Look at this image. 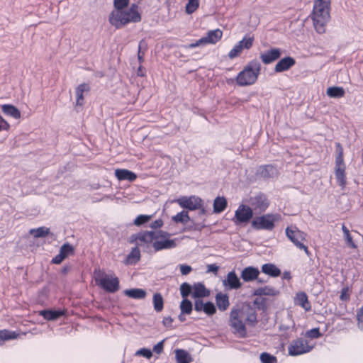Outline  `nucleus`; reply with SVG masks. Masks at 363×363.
Listing matches in <instances>:
<instances>
[{"instance_id": "5", "label": "nucleus", "mask_w": 363, "mask_h": 363, "mask_svg": "<svg viewBox=\"0 0 363 363\" xmlns=\"http://www.w3.org/2000/svg\"><path fill=\"white\" fill-rule=\"evenodd\" d=\"M223 31L216 28L215 30H210L207 32L206 36L196 40L194 43L184 45L186 49H192L199 46H205L206 45H215L219 42L223 38Z\"/></svg>"}, {"instance_id": "52", "label": "nucleus", "mask_w": 363, "mask_h": 363, "mask_svg": "<svg viewBox=\"0 0 363 363\" xmlns=\"http://www.w3.org/2000/svg\"><path fill=\"white\" fill-rule=\"evenodd\" d=\"M254 304L257 306L259 309H264L265 305V298L262 297H257L254 301Z\"/></svg>"}, {"instance_id": "53", "label": "nucleus", "mask_w": 363, "mask_h": 363, "mask_svg": "<svg viewBox=\"0 0 363 363\" xmlns=\"http://www.w3.org/2000/svg\"><path fill=\"white\" fill-rule=\"evenodd\" d=\"M164 340L160 341V342H158L157 345H155L153 347V351L160 354L163 351V347H164Z\"/></svg>"}, {"instance_id": "44", "label": "nucleus", "mask_w": 363, "mask_h": 363, "mask_svg": "<svg viewBox=\"0 0 363 363\" xmlns=\"http://www.w3.org/2000/svg\"><path fill=\"white\" fill-rule=\"evenodd\" d=\"M74 252V247L69 243L64 244L60 250V254L63 255L65 259L69 256V255L72 254Z\"/></svg>"}, {"instance_id": "58", "label": "nucleus", "mask_w": 363, "mask_h": 363, "mask_svg": "<svg viewBox=\"0 0 363 363\" xmlns=\"http://www.w3.org/2000/svg\"><path fill=\"white\" fill-rule=\"evenodd\" d=\"M65 259V257L61 254H58L52 259V262L54 264H60L63 260Z\"/></svg>"}, {"instance_id": "21", "label": "nucleus", "mask_w": 363, "mask_h": 363, "mask_svg": "<svg viewBox=\"0 0 363 363\" xmlns=\"http://www.w3.org/2000/svg\"><path fill=\"white\" fill-rule=\"evenodd\" d=\"M277 174V169L272 165H266L260 167L257 170V175L259 177L267 179L275 177Z\"/></svg>"}, {"instance_id": "8", "label": "nucleus", "mask_w": 363, "mask_h": 363, "mask_svg": "<svg viewBox=\"0 0 363 363\" xmlns=\"http://www.w3.org/2000/svg\"><path fill=\"white\" fill-rule=\"evenodd\" d=\"M255 38L250 35H245L241 40L238 42L235 46L230 50L228 57L230 60H233L239 57L243 50H250L254 44Z\"/></svg>"}, {"instance_id": "47", "label": "nucleus", "mask_w": 363, "mask_h": 363, "mask_svg": "<svg viewBox=\"0 0 363 363\" xmlns=\"http://www.w3.org/2000/svg\"><path fill=\"white\" fill-rule=\"evenodd\" d=\"M152 218V216L147 215H140L134 220V225L140 226L147 222H148Z\"/></svg>"}, {"instance_id": "45", "label": "nucleus", "mask_w": 363, "mask_h": 363, "mask_svg": "<svg viewBox=\"0 0 363 363\" xmlns=\"http://www.w3.org/2000/svg\"><path fill=\"white\" fill-rule=\"evenodd\" d=\"M260 360L262 363H277L276 357L267 352L260 354Z\"/></svg>"}, {"instance_id": "46", "label": "nucleus", "mask_w": 363, "mask_h": 363, "mask_svg": "<svg viewBox=\"0 0 363 363\" xmlns=\"http://www.w3.org/2000/svg\"><path fill=\"white\" fill-rule=\"evenodd\" d=\"M17 335L14 332L9 330H1L0 331V340H8L16 338Z\"/></svg>"}, {"instance_id": "57", "label": "nucleus", "mask_w": 363, "mask_h": 363, "mask_svg": "<svg viewBox=\"0 0 363 363\" xmlns=\"http://www.w3.org/2000/svg\"><path fill=\"white\" fill-rule=\"evenodd\" d=\"M9 124L0 116V131L9 129Z\"/></svg>"}, {"instance_id": "2", "label": "nucleus", "mask_w": 363, "mask_h": 363, "mask_svg": "<svg viewBox=\"0 0 363 363\" xmlns=\"http://www.w3.org/2000/svg\"><path fill=\"white\" fill-rule=\"evenodd\" d=\"M330 0H315L313 4L311 18L313 26L318 33L325 32V26L330 19Z\"/></svg>"}, {"instance_id": "10", "label": "nucleus", "mask_w": 363, "mask_h": 363, "mask_svg": "<svg viewBox=\"0 0 363 363\" xmlns=\"http://www.w3.org/2000/svg\"><path fill=\"white\" fill-rule=\"evenodd\" d=\"M155 231H143L133 234L130 237V242L135 243L138 247H148L152 245Z\"/></svg>"}, {"instance_id": "25", "label": "nucleus", "mask_w": 363, "mask_h": 363, "mask_svg": "<svg viewBox=\"0 0 363 363\" xmlns=\"http://www.w3.org/2000/svg\"><path fill=\"white\" fill-rule=\"evenodd\" d=\"M216 301L220 311H225L229 306L228 296L223 293L217 294L216 296Z\"/></svg>"}, {"instance_id": "55", "label": "nucleus", "mask_w": 363, "mask_h": 363, "mask_svg": "<svg viewBox=\"0 0 363 363\" xmlns=\"http://www.w3.org/2000/svg\"><path fill=\"white\" fill-rule=\"evenodd\" d=\"M204 307H205V303L201 301V300H196L194 303V309L196 311H204Z\"/></svg>"}, {"instance_id": "41", "label": "nucleus", "mask_w": 363, "mask_h": 363, "mask_svg": "<svg viewBox=\"0 0 363 363\" xmlns=\"http://www.w3.org/2000/svg\"><path fill=\"white\" fill-rule=\"evenodd\" d=\"M180 309H181L182 313L190 314L192 311L191 302L190 301L184 298L180 304Z\"/></svg>"}, {"instance_id": "59", "label": "nucleus", "mask_w": 363, "mask_h": 363, "mask_svg": "<svg viewBox=\"0 0 363 363\" xmlns=\"http://www.w3.org/2000/svg\"><path fill=\"white\" fill-rule=\"evenodd\" d=\"M163 225V222L161 219L156 220L152 222L150 225V227L154 229H157L160 228Z\"/></svg>"}, {"instance_id": "16", "label": "nucleus", "mask_w": 363, "mask_h": 363, "mask_svg": "<svg viewBox=\"0 0 363 363\" xmlns=\"http://www.w3.org/2000/svg\"><path fill=\"white\" fill-rule=\"evenodd\" d=\"M281 55V49L274 48L261 53L259 58L264 65H269L279 59Z\"/></svg>"}, {"instance_id": "35", "label": "nucleus", "mask_w": 363, "mask_h": 363, "mask_svg": "<svg viewBox=\"0 0 363 363\" xmlns=\"http://www.w3.org/2000/svg\"><path fill=\"white\" fill-rule=\"evenodd\" d=\"M172 220L175 223H181L183 224H186L190 220V218L189 216L187 211H182L180 213H178L174 216H173Z\"/></svg>"}, {"instance_id": "15", "label": "nucleus", "mask_w": 363, "mask_h": 363, "mask_svg": "<svg viewBox=\"0 0 363 363\" xmlns=\"http://www.w3.org/2000/svg\"><path fill=\"white\" fill-rule=\"evenodd\" d=\"M249 204L252 208V211H255V212L261 213L267 208L269 202L264 195L259 194L250 197Z\"/></svg>"}, {"instance_id": "9", "label": "nucleus", "mask_w": 363, "mask_h": 363, "mask_svg": "<svg viewBox=\"0 0 363 363\" xmlns=\"http://www.w3.org/2000/svg\"><path fill=\"white\" fill-rule=\"evenodd\" d=\"M287 238L299 249L303 250L307 255H309L308 247L303 243L305 240V233L297 228H287L286 229Z\"/></svg>"}, {"instance_id": "54", "label": "nucleus", "mask_w": 363, "mask_h": 363, "mask_svg": "<svg viewBox=\"0 0 363 363\" xmlns=\"http://www.w3.org/2000/svg\"><path fill=\"white\" fill-rule=\"evenodd\" d=\"M179 267L182 275H187L192 270L191 267L186 264H180Z\"/></svg>"}, {"instance_id": "24", "label": "nucleus", "mask_w": 363, "mask_h": 363, "mask_svg": "<svg viewBox=\"0 0 363 363\" xmlns=\"http://www.w3.org/2000/svg\"><path fill=\"white\" fill-rule=\"evenodd\" d=\"M240 312H244L243 318L245 317L246 321L251 325H254L257 323V316L255 311L252 307L247 306L246 308H243Z\"/></svg>"}, {"instance_id": "49", "label": "nucleus", "mask_w": 363, "mask_h": 363, "mask_svg": "<svg viewBox=\"0 0 363 363\" xmlns=\"http://www.w3.org/2000/svg\"><path fill=\"white\" fill-rule=\"evenodd\" d=\"M207 315H211L216 311L214 304L211 302H207L205 303L204 311Z\"/></svg>"}, {"instance_id": "51", "label": "nucleus", "mask_w": 363, "mask_h": 363, "mask_svg": "<svg viewBox=\"0 0 363 363\" xmlns=\"http://www.w3.org/2000/svg\"><path fill=\"white\" fill-rule=\"evenodd\" d=\"M335 168L345 169V166L344 160H343V156H336Z\"/></svg>"}, {"instance_id": "7", "label": "nucleus", "mask_w": 363, "mask_h": 363, "mask_svg": "<svg viewBox=\"0 0 363 363\" xmlns=\"http://www.w3.org/2000/svg\"><path fill=\"white\" fill-rule=\"evenodd\" d=\"M243 313L240 311H232L230 318V325L233 330V333L238 337H245L247 334V330L245 324L243 323Z\"/></svg>"}, {"instance_id": "36", "label": "nucleus", "mask_w": 363, "mask_h": 363, "mask_svg": "<svg viewBox=\"0 0 363 363\" xmlns=\"http://www.w3.org/2000/svg\"><path fill=\"white\" fill-rule=\"evenodd\" d=\"M176 354V359L177 362H191V357H190L189 354L181 349H177L175 350Z\"/></svg>"}, {"instance_id": "62", "label": "nucleus", "mask_w": 363, "mask_h": 363, "mask_svg": "<svg viewBox=\"0 0 363 363\" xmlns=\"http://www.w3.org/2000/svg\"><path fill=\"white\" fill-rule=\"evenodd\" d=\"M327 94L330 98H340L344 95V92H327Z\"/></svg>"}, {"instance_id": "27", "label": "nucleus", "mask_w": 363, "mask_h": 363, "mask_svg": "<svg viewBox=\"0 0 363 363\" xmlns=\"http://www.w3.org/2000/svg\"><path fill=\"white\" fill-rule=\"evenodd\" d=\"M2 111L7 116H11L16 119L21 118L19 110L14 106L5 104L1 106Z\"/></svg>"}, {"instance_id": "19", "label": "nucleus", "mask_w": 363, "mask_h": 363, "mask_svg": "<svg viewBox=\"0 0 363 363\" xmlns=\"http://www.w3.org/2000/svg\"><path fill=\"white\" fill-rule=\"evenodd\" d=\"M294 303L302 307L306 311H310L311 308L307 294L303 291L298 292L296 294Z\"/></svg>"}, {"instance_id": "12", "label": "nucleus", "mask_w": 363, "mask_h": 363, "mask_svg": "<svg viewBox=\"0 0 363 363\" xmlns=\"http://www.w3.org/2000/svg\"><path fill=\"white\" fill-rule=\"evenodd\" d=\"M175 201L184 208L194 211L200 209L202 207V200L196 196H182L175 200Z\"/></svg>"}, {"instance_id": "43", "label": "nucleus", "mask_w": 363, "mask_h": 363, "mask_svg": "<svg viewBox=\"0 0 363 363\" xmlns=\"http://www.w3.org/2000/svg\"><path fill=\"white\" fill-rule=\"evenodd\" d=\"M180 291L182 296L185 298L193 291V286L188 283H183L180 286Z\"/></svg>"}, {"instance_id": "26", "label": "nucleus", "mask_w": 363, "mask_h": 363, "mask_svg": "<svg viewBox=\"0 0 363 363\" xmlns=\"http://www.w3.org/2000/svg\"><path fill=\"white\" fill-rule=\"evenodd\" d=\"M39 314L48 320H55L62 316L64 313L61 311L43 310Z\"/></svg>"}, {"instance_id": "42", "label": "nucleus", "mask_w": 363, "mask_h": 363, "mask_svg": "<svg viewBox=\"0 0 363 363\" xmlns=\"http://www.w3.org/2000/svg\"><path fill=\"white\" fill-rule=\"evenodd\" d=\"M129 0H113V11L122 10L128 7Z\"/></svg>"}, {"instance_id": "14", "label": "nucleus", "mask_w": 363, "mask_h": 363, "mask_svg": "<svg viewBox=\"0 0 363 363\" xmlns=\"http://www.w3.org/2000/svg\"><path fill=\"white\" fill-rule=\"evenodd\" d=\"M252 208L250 206L241 204L235 211L234 222L235 224L247 223L252 218Z\"/></svg>"}, {"instance_id": "20", "label": "nucleus", "mask_w": 363, "mask_h": 363, "mask_svg": "<svg viewBox=\"0 0 363 363\" xmlns=\"http://www.w3.org/2000/svg\"><path fill=\"white\" fill-rule=\"evenodd\" d=\"M115 175L120 181L128 180L129 182H133L137 178V175L134 172L125 169H116Z\"/></svg>"}, {"instance_id": "22", "label": "nucleus", "mask_w": 363, "mask_h": 363, "mask_svg": "<svg viewBox=\"0 0 363 363\" xmlns=\"http://www.w3.org/2000/svg\"><path fill=\"white\" fill-rule=\"evenodd\" d=\"M210 292L202 283H196L193 285L192 296L194 298L208 296Z\"/></svg>"}, {"instance_id": "63", "label": "nucleus", "mask_w": 363, "mask_h": 363, "mask_svg": "<svg viewBox=\"0 0 363 363\" xmlns=\"http://www.w3.org/2000/svg\"><path fill=\"white\" fill-rule=\"evenodd\" d=\"M336 156H343V148L340 143L336 144Z\"/></svg>"}, {"instance_id": "38", "label": "nucleus", "mask_w": 363, "mask_h": 363, "mask_svg": "<svg viewBox=\"0 0 363 363\" xmlns=\"http://www.w3.org/2000/svg\"><path fill=\"white\" fill-rule=\"evenodd\" d=\"M199 7V0H188L186 5L185 11L188 14L195 12Z\"/></svg>"}, {"instance_id": "23", "label": "nucleus", "mask_w": 363, "mask_h": 363, "mask_svg": "<svg viewBox=\"0 0 363 363\" xmlns=\"http://www.w3.org/2000/svg\"><path fill=\"white\" fill-rule=\"evenodd\" d=\"M224 284L229 285L230 289H239L241 286L240 279L234 272H230L228 274L227 279L224 281Z\"/></svg>"}, {"instance_id": "64", "label": "nucleus", "mask_w": 363, "mask_h": 363, "mask_svg": "<svg viewBox=\"0 0 363 363\" xmlns=\"http://www.w3.org/2000/svg\"><path fill=\"white\" fill-rule=\"evenodd\" d=\"M172 318L170 317H166L163 319V324L166 327H170L172 323Z\"/></svg>"}, {"instance_id": "34", "label": "nucleus", "mask_w": 363, "mask_h": 363, "mask_svg": "<svg viewBox=\"0 0 363 363\" xmlns=\"http://www.w3.org/2000/svg\"><path fill=\"white\" fill-rule=\"evenodd\" d=\"M335 174L338 184L344 188L346 185L345 169L335 168Z\"/></svg>"}, {"instance_id": "1", "label": "nucleus", "mask_w": 363, "mask_h": 363, "mask_svg": "<svg viewBox=\"0 0 363 363\" xmlns=\"http://www.w3.org/2000/svg\"><path fill=\"white\" fill-rule=\"evenodd\" d=\"M141 20L140 9L136 4H132L127 9L112 11L108 16L110 24L116 29H121L129 23H139Z\"/></svg>"}, {"instance_id": "37", "label": "nucleus", "mask_w": 363, "mask_h": 363, "mask_svg": "<svg viewBox=\"0 0 363 363\" xmlns=\"http://www.w3.org/2000/svg\"><path fill=\"white\" fill-rule=\"evenodd\" d=\"M154 308L156 311L160 312L163 309V298L160 294H155L153 296Z\"/></svg>"}, {"instance_id": "13", "label": "nucleus", "mask_w": 363, "mask_h": 363, "mask_svg": "<svg viewBox=\"0 0 363 363\" xmlns=\"http://www.w3.org/2000/svg\"><path fill=\"white\" fill-rule=\"evenodd\" d=\"M275 216L271 214L264 215L262 216L255 218L252 222V226L255 229H266L271 230L274 228V222L275 221Z\"/></svg>"}, {"instance_id": "50", "label": "nucleus", "mask_w": 363, "mask_h": 363, "mask_svg": "<svg viewBox=\"0 0 363 363\" xmlns=\"http://www.w3.org/2000/svg\"><path fill=\"white\" fill-rule=\"evenodd\" d=\"M306 336L310 338H318L321 336L318 328H313L306 332Z\"/></svg>"}, {"instance_id": "3", "label": "nucleus", "mask_w": 363, "mask_h": 363, "mask_svg": "<svg viewBox=\"0 0 363 363\" xmlns=\"http://www.w3.org/2000/svg\"><path fill=\"white\" fill-rule=\"evenodd\" d=\"M261 65L257 60L250 61L237 76L236 81L239 85L247 86L254 84L259 74Z\"/></svg>"}, {"instance_id": "29", "label": "nucleus", "mask_w": 363, "mask_h": 363, "mask_svg": "<svg viewBox=\"0 0 363 363\" xmlns=\"http://www.w3.org/2000/svg\"><path fill=\"white\" fill-rule=\"evenodd\" d=\"M124 294L127 296L135 299H142L146 296V291L141 289H127L124 291Z\"/></svg>"}, {"instance_id": "6", "label": "nucleus", "mask_w": 363, "mask_h": 363, "mask_svg": "<svg viewBox=\"0 0 363 363\" xmlns=\"http://www.w3.org/2000/svg\"><path fill=\"white\" fill-rule=\"evenodd\" d=\"M170 234L163 230H156L154 235L152 247L155 251L172 249L177 246L176 240L169 239Z\"/></svg>"}, {"instance_id": "61", "label": "nucleus", "mask_w": 363, "mask_h": 363, "mask_svg": "<svg viewBox=\"0 0 363 363\" xmlns=\"http://www.w3.org/2000/svg\"><path fill=\"white\" fill-rule=\"evenodd\" d=\"M145 74H146V69L140 64L137 69V75L139 77H145Z\"/></svg>"}, {"instance_id": "32", "label": "nucleus", "mask_w": 363, "mask_h": 363, "mask_svg": "<svg viewBox=\"0 0 363 363\" xmlns=\"http://www.w3.org/2000/svg\"><path fill=\"white\" fill-rule=\"evenodd\" d=\"M227 206V201L224 197H217L213 202V211L216 213L223 211Z\"/></svg>"}, {"instance_id": "56", "label": "nucleus", "mask_w": 363, "mask_h": 363, "mask_svg": "<svg viewBox=\"0 0 363 363\" xmlns=\"http://www.w3.org/2000/svg\"><path fill=\"white\" fill-rule=\"evenodd\" d=\"M358 326L360 329H363V306L357 313Z\"/></svg>"}, {"instance_id": "48", "label": "nucleus", "mask_w": 363, "mask_h": 363, "mask_svg": "<svg viewBox=\"0 0 363 363\" xmlns=\"http://www.w3.org/2000/svg\"><path fill=\"white\" fill-rule=\"evenodd\" d=\"M136 356H143L146 357L147 359H150L152 356V352L150 350L147 348H142L138 350L135 352Z\"/></svg>"}, {"instance_id": "11", "label": "nucleus", "mask_w": 363, "mask_h": 363, "mask_svg": "<svg viewBox=\"0 0 363 363\" xmlns=\"http://www.w3.org/2000/svg\"><path fill=\"white\" fill-rule=\"evenodd\" d=\"M313 347L308 345V342L303 339L294 340L289 346V354L291 356H297L310 352Z\"/></svg>"}, {"instance_id": "4", "label": "nucleus", "mask_w": 363, "mask_h": 363, "mask_svg": "<svg viewBox=\"0 0 363 363\" xmlns=\"http://www.w3.org/2000/svg\"><path fill=\"white\" fill-rule=\"evenodd\" d=\"M94 279L96 282L103 287L106 291L115 292L119 289V281L116 277L107 274L99 269L94 271Z\"/></svg>"}, {"instance_id": "40", "label": "nucleus", "mask_w": 363, "mask_h": 363, "mask_svg": "<svg viewBox=\"0 0 363 363\" xmlns=\"http://www.w3.org/2000/svg\"><path fill=\"white\" fill-rule=\"evenodd\" d=\"M71 99L75 100L76 107H82L84 104V92H74V96H71Z\"/></svg>"}, {"instance_id": "60", "label": "nucleus", "mask_w": 363, "mask_h": 363, "mask_svg": "<svg viewBox=\"0 0 363 363\" xmlns=\"http://www.w3.org/2000/svg\"><path fill=\"white\" fill-rule=\"evenodd\" d=\"M348 292V289L347 288H344L342 291H341V294H340V299L342 300V301H346L349 298V295L347 294Z\"/></svg>"}, {"instance_id": "31", "label": "nucleus", "mask_w": 363, "mask_h": 363, "mask_svg": "<svg viewBox=\"0 0 363 363\" xmlns=\"http://www.w3.org/2000/svg\"><path fill=\"white\" fill-rule=\"evenodd\" d=\"M140 259V252L137 246L133 248L130 254L127 256L126 264H133L138 262Z\"/></svg>"}, {"instance_id": "33", "label": "nucleus", "mask_w": 363, "mask_h": 363, "mask_svg": "<svg viewBox=\"0 0 363 363\" xmlns=\"http://www.w3.org/2000/svg\"><path fill=\"white\" fill-rule=\"evenodd\" d=\"M29 233L35 238H44L50 233V229L43 226L30 229Z\"/></svg>"}, {"instance_id": "18", "label": "nucleus", "mask_w": 363, "mask_h": 363, "mask_svg": "<svg viewBox=\"0 0 363 363\" xmlns=\"http://www.w3.org/2000/svg\"><path fill=\"white\" fill-rule=\"evenodd\" d=\"M259 271L253 267H245L241 272V278L247 282L258 279Z\"/></svg>"}, {"instance_id": "28", "label": "nucleus", "mask_w": 363, "mask_h": 363, "mask_svg": "<svg viewBox=\"0 0 363 363\" xmlns=\"http://www.w3.org/2000/svg\"><path fill=\"white\" fill-rule=\"evenodd\" d=\"M278 294V291L269 286H265L264 287L259 288L256 289L253 293L255 296H262L263 295L274 296H277Z\"/></svg>"}, {"instance_id": "30", "label": "nucleus", "mask_w": 363, "mask_h": 363, "mask_svg": "<svg viewBox=\"0 0 363 363\" xmlns=\"http://www.w3.org/2000/svg\"><path fill=\"white\" fill-rule=\"evenodd\" d=\"M263 273L276 277L280 275L281 271L272 264H265L262 267Z\"/></svg>"}, {"instance_id": "17", "label": "nucleus", "mask_w": 363, "mask_h": 363, "mask_svg": "<svg viewBox=\"0 0 363 363\" xmlns=\"http://www.w3.org/2000/svg\"><path fill=\"white\" fill-rule=\"evenodd\" d=\"M296 60L294 57L287 56L281 59L274 67V72L277 73L283 72L289 70L294 66Z\"/></svg>"}, {"instance_id": "39", "label": "nucleus", "mask_w": 363, "mask_h": 363, "mask_svg": "<svg viewBox=\"0 0 363 363\" xmlns=\"http://www.w3.org/2000/svg\"><path fill=\"white\" fill-rule=\"evenodd\" d=\"M342 230L344 233V238H345L347 244L350 247H351L352 248H355L356 245H355L354 242H353V240L350 235V230L347 228V227L345 225H342Z\"/></svg>"}]
</instances>
